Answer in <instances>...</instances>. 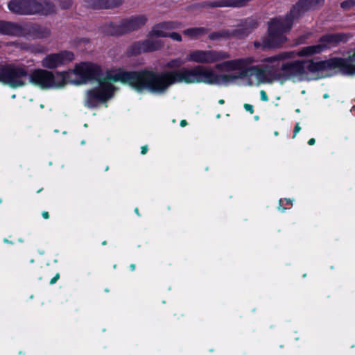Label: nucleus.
Returning <instances> with one entry per match:
<instances>
[{"instance_id":"f3484780","label":"nucleus","mask_w":355,"mask_h":355,"mask_svg":"<svg viewBox=\"0 0 355 355\" xmlns=\"http://www.w3.org/2000/svg\"><path fill=\"white\" fill-rule=\"evenodd\" d=\"M21 48L33 53H40L45 51V47L41 45H23Z\"/></svg>"},{"instance_id":"2eb2a0df","label":"nucleus","mask_w":355,"mask_h":355,"mask_svg":"<svg viewBox=\"0 0 355 355\" xmlns=\"http://www.w3.org/2000/svg\"><path fill=\"white\" fill-rule=\"evenodd\" d=\"M257 26V22L254 19H248L245 21V24L236 30L235 35L238 37H242L248 35L253 29Z\"/></svg>"},{"instance_id":"aec40b11","label":"nucleus","mask_w":355,"mask_h":355,"mask_svg":"<svg viewBox=\"0 0 355 355\" xmlns=\"http://www.w3.org/2000/svg\"><path fill=\"white\" fill-rule=\"evenodd\" d=\"M168 37L177 42H181L182 40L181 35L175 32L169 33Z\"/></svg>"},{"instance_id":"ddd939ff","label":"nucleus","mask_w":355,"mask_h":355,"mask_svg":"<svg viewBox=\"0 0 355 355\" xmlns=\"http://www.w3.org/2000/svg\"><path fill=\"white\" fill-rule=\"evenodd\" d=\"M26 0H12L8 4V9L16 14L25 15L31 10H26Z\"/></svg>"},{"instance_id":"473e14b6","label":"nucleus","mask_w":355,"mask_h":355,"mask_svg":"<svg viewBox=\"0 0 355 355\" xmlns=\"http://www.w3.org/2000/svg\"><path fill=\"white\" fill-rule=\"evenodd\" d=\"M130 269H131V270H134L135 269V264H131L130 265Z\"/></svg>"},{"instance_id":"e433bc0d","label":"nucleus","mask_w":355,"mask_h":355,"mask_svg":"<svg viewBox=\"0 0 355 355\" xmlns=\"http://www.w3.org/2000/svg\"><path fill=\"white\" fill-rule=\"evenodd\" d=\"M275 135H276V136L278 135V132L277 131L275 132Z\"/></svg>"},{"instance_id":"c756f323","label":"nucleus","mask_w":355,"mask_h":355,"mask_svg":"<svg viewBox=\"0 0 355 355\" xmlns=\"http://www.w3.org/2000/svg\"><path fill=\"white\" fill-rule=\"evenodd\" d=\"M315 139L311 138V139H310L309 140L308 144H309V145H313V144H315Z\"/></svg>"},{"instance_id":"a211bd4d","label":"nucleus","mask_w":355,"mask_h":355,"mask_svg":"<svg viewBox=\"0 0 355 355\" xmlns=\"http://www.w3.org/2000/svg\"><path fill=\"white\" fill-rule=\"evenodd\" d=\"M341 8L345 10H349L355 7V0H347L341 3Z\"/></svg>"},{"instance_id":"b1692460","label":"nucleus","mask_w":355,"mask_h":355,"mask_svg":"<svg viewBox=\"0 0 355 355\" xmlns=\"http://www.w3.org/2000/svg\"><path fill=\"white\" fill-rule=\"evenodd\" d=\"M301 128L299 125V123H297L295 128H294V134H293V138L295 137L296 135L300 131Z\"/></svg>"},{"instance_id":"ea45409f","label":"nucleus","mask_w":355,"mask_h":355,"mask_svg":"<svg viewBox=\"0 0 355 355\" xmlns=\"http://www.w3.org/2000/svg\"><path fill=\"white\" fill-rule=\"evenodd\" d=\"M296 112H300V110L299 109L296 110Z\"/></svg>"},{"instance_id":"4c0bfd02","label":"nucleus","mask_w":355,"mask_h":355,"mask_svg":"<svg viewBox=\"0 0 355 355\" xmlns=\"http://www.w3.org/2000/svg\"><path fill=\"white\" fill-rule=\"evenodd\" d=\"M12 98H15V94H14V95H12Z\"/></svg>"},{"instance_id":"412c9836","label":"nucleus","mask_w":355,"mask_h":355,"mask_svg":"<svg viewBox=\"0 0 355 355\" xmlns=\"http://www.w3.org/2000/svg\"><path fill=\"white\" fill-rule=\"evenodd\" d=\"M284 202H286L287 204H292V202L293 200H291V199H284V200H279V210L282 211H284L285 210V208L282 207L283 205H284Z\"/></svg>"},{"instance_id":"f704fd0d","label":"nucleus","mask_w":355,"mask_h":355,"mask_svg":"<svg viewBox=\"0 0 355 355\" xmlns=\"http://www.w3.org/2000/svg\"><path fill=\"white\" fill-rule=\"evenodd\" d=\"M218 103H219L220 104H223V103H224V100L220 99V100L218 101Z\"/></svg>"},{"instance_id":"cd10ccee","label":"nucleus","mask_w":355,"mask_h":355,"mask_svg":"<svg viewBox=\"0 0 355 355\" xmlns=\"http://www.w3.org/2000/svg\"><path fill=\"white\" fill-rule=\"evenodd\" d=\"M49 34V32H46L45 33H37L36 34V37H46L47 35Z\"/></svg>"},{"instance_id":"39448f33","label":"nucleus","mask_w":355,"mask_h":355,"mask_svg":"<svg viewBox=\"0 0 355 355\" xmlns=\"http://www.w3.org/2000/svg\"><path fill=\"white\" fill-rule=\"evenodd\" d=\"M348 37L347 35L342 33L328 34L322 37L317 44L305 46L298 51H284L263 59V69L266 75L262 78L261 83H271L275 81L273 80V75L280 71L285 61L293 59L296 56H311L322 53L340 42L347 41Z\"/></svg>"},{"instance_id":"4be33fe9","label":"nucleus","mask_w":355,"mask_h":355,"mask_svg":"<svg viewBox=\"0 0 355 355\" xmlns=\"http://www.w3.org/2000/svg\"><path fill=\"white\" fill-rule=\"evenodd\" d=\"M244 108L246 111L250 112L251 114L254 112L253 106L252 105L245 103L244 104Z\"/></svg>"},{"instance_id":"7ed1b4c3","label":"nucleus","mask_w":355,"mask_h":355,"mask_svg":"<svg viewBox=\"0 0 355 355\" xmlns=\"http://www.w3.org/2000/svg\"><path fill=\"white\" fill-rule=\"evenodd\" d=\"M68 73L37 69L28 73L24 67L10 65L0 70V82L12 88L28 83L42 89H60L67 84Z\"/></svg>"},{"instance_id":"c85d7f7f","label":"nucleus","mask_w":355,"mask_h":355,"mask_svg":"<svg viewBox=\"0 0 355 355\" xmlns=\"http://www.w3.org/2000/svg\"><path fill=\"white\" fill-rule=\"evenodd\" d=\"M42 216H43V218H45V219L49 218V213H48V212H46V211H43V212H42Z\"/></svg>"},{"instance_id":"4468645a","label":"nucleus","mask_w":355,"mask_h":355,"mask_svg":"<svg viewBox=\"0 0 355 355\" xmlns=\"http://www.w3.org/2000/svg\"><path fill=\"white\" fill-rule=\"evenodd\" d=\"M122 0H92L90 6L95 8H111L121 5Z\"/></svg>"},{"instance_id":"bb28decb","label":"nucleus","mask_w":355,"mask_h":355,"mask_svg":"<svg viewBox=\"0 0 355 355\" xmlns=\"http://www.w3.org/2000/svg\"><path fill=\"white\" fill-rule=\"evenodd\" d=\"M220 34L219 33H214V34H211L210 35V39L211 40H216V38H218L219 37Z\"/></svg>"},{"instance_id":"0eeeda50","label":"nucleus","mask_w":355,"mask_h":355,"mask_svg":"<svg viewBox=\"0 0 355 355\" xmlns=\"http://www.w3.org/2000/svg\"><path fill=\"white\" fill-rule=\"evenodd\" d=\"M180 27V24L174 21H167L155 25L149 33L148 39L138 44L139 51L147 52L159 49L163 45L162 40L159 38L168 37V31Z\"/></svg>"},{"instance_id":"9b49d317","label":"nucleus","mask_w":355,"mask_h":355,"mask_svg":"<svg viewBox=\"0 0 355 355\" xmlns=\"http://www.w3.org/2000/svg\"><path fill=\"white\" fill-rule=\"evenodd\" d=\"M0 33L4 35L19 36L25 35L26 29L14 23L0 21Z\"/></svg>"},{"instance_id":"f03ea898","label":"nucleus","mask_w":355,"mask_h":355,"mask_svg":"<svg viewBox=\"0 0 355 355\" xmlns=\"http://www.w3.org/2000/svg\"><path fill=\"white\" fill-rule=\"evenodd\" d=\"M230 58L229 53L224 51L214 50H193L191 51L186 58L187 62L200 63V64H213L215 62L223 61L215 65V69L223 72L234 73H218L212 68L206 67L202 65H196L192 68H182L179 70L162 72L161 73H174L184 69L194 70L196 74V80L194 82H175L170 85L168 88L176 83L185 84H198L204 83L210 85L228 86L234 84L237 80L246 77L248 73H259L261 71L259 67L252 66L255 62V58L252 56L240 58L233 60H227ZM166 91L164 94H165Z\"/></svg>"},{"instance_id":"9d476101","label":"nucleus","mask_w":355,"mask_h":355,"mask_svg":"<svg viewBox=\"0 0 355 355\" xmlns=\"http://www.w3.org/2000/svg\"><path fill=\"white\" fill-rule=\"evenodd\" d=\"M146 21L147 17L144 15L131 16L121 22L122 31L128 32L137 30L143 26Z\"/></svg>"},{"instance_id":"1a4fd4ad","label":"nucleus","mask_w":355,"mask_h":355,"mask_svg":"<svg viewBox=\"0 0 355 355\" xmlns=\"http://www.w3.org/2000/svg\"><path fill=\"white\" fill-rule=\"evenodd\" d=\"M26 10L31 12L25 15L42 13L47 15L53 11V5L46 0H26Z\"/></svg>"},{"instance_id":"a878e982","label":"nucleus","mask_w":355,"mask_h":355,"mask_svg":"<svg viewBox=\"0 0 355 355\" xmlns=\"http://www.w3.org/2000/svg\"><path fill=\"white\" fill-rule=\"evenodd\" d=\"M147 150H148V148L146 146H142L141 147V153L142 155H145L146 153H147Z\"/></svg>"},{"instance_id":"f257e3e1","label":"nucleus","mask_w":355,"mask_h":355,"mask_svg":"<svg viewBox=\"0 0 355 355\" xmlns=\"http://www.w3.org/2000/svg\"><path fill=\"white\" fill-rule=\"evenodd\" d=\"M194 70H182L177 72L155 73L151 71L128 72L121 69H112L101 73V67L92 62L77 64L68 73L67 83L76 85L86 84L95 80V85L85 93L83 104L86 107L96 108L106 104L118 90L115 83L128 84L138 92H148L164 94L168 87L175 82H194L196 74Z\"/></svg>"},{"instance_id":"20e7f679","label":"nucleus","mask_w":355,"mask_h":355,"mask_svg":"<svg viewBox=\"0 0 355 355\" xmlns=\"http://www.w3.org/2000/svg\"><path fill=\"white\" fill-rule=\"evenodd\" d=\"M325 0H299L285 16L271 19L268 23V35L261 42L256 41L257 49H268L280 47L287 40L285 33L288 32L295 20L306 12L321 8Z\"/></svg>"},{"instance_id":"f8f14e48","label":"nucleus","mask_w":355,"mask_h":355,"mask_svg":"<svg viewBox=\"0 0 355 355\" xmlns=\"http://www.w3.org/2000/svg\"><path fill=\"white\" fill-rule=\"evenodd\" d=\"M342 73L346 75H355V49L350 51L347 58H343Z\"/></svg>"},{"instance_id":"c9c22d12","label":"nucleus","mask_w":355,"mask_h":355,"mask_svg":"<svg viewBox=\"0 0 355 355\" xmlns=\"http://www.w3.org/2000/svg\"><path fill=\"white\" fill-rule=\"evenodd\" d=\"M135 212L139 215L138 209L137 208L135 209Z\"/></svg>"},{"instance_id":"423d86ee","label":"nucleus","mask_w":355,"mask_h":355,"mask_svg":"<svg viewBox=\"0 0 355 355\" xmlns=\"http://www.w3.org/2000/svg\"><path fill=\"white\" fill-rule=\"evenodd\" d=\"M343 58H332L321 61H285L279 71L273 75V80L284 84L287 80L294 82L310 80L309 73L324 71V73L334 69H339L342 72Z\"/></svg>"},{"instance_id":"5701e85b","label":"nucleus","mask_w":355,"mask_h":355,"mask_svg":"<svg viewBox=\"0 0 355 355\" xmlns=\"http://www.w3.org/2000/svg\"><path fill=\"white\" fill-rule=\"evenodd\" d=\"M260 97H261V99L263 101H268V96H267L266 92L263 90H261L260 92Z\"/></svg>"},{"instance_id":"2f4dec72","label":"nucleus","mask_w":355,"mask_h":355,"mask_svg":"<svg viewBox=\"0 0 355 355\" xmlns=\"http://www.w3.org/2000/svg\"><path fill=\"white\" fill-rule=\"evenodd\" d=\"M71 5V1H69V2H67V3L66 5H62V7L63 8H69Z\"/></svg>"},{"instance_id":"6ab92c4d","label":"nucleus","mask_w":355,"mask_h":355,"mask_svg":"<svg viewBox=\"0 0 355 355\" xmlns=\"http://www.w3.org/2000/svg\"><path fill=\"white\" fill-rule=\"evenodd\" d=\"M185 62H187L186 60L184 61L182 60V59L180 58H177V59H174V60H171L168 64H167V66L170 68H175V67H180L182 64H183Z\"/></svg>"},{"instance_id":"393cba45","label":"nucleus","mask_w":355,"mask_h":355,"mask_svg":"<svg viewBox=\"0 0 355 355\" xmlns=\"http://www.w3.org/2000/svg\"><path fill=\"white\" fill-rule=\"evenodd\" d=\"M59 277H60L59 275L57 274L53 279H51V280L50 281V284H55L57 282V280L59 279Z\"/></svg>"},{"instance_id":"6e6552de","label":"nucleus","mask_w":355,"mask_h":355,"mask_svg":"<svg viewBox=\"0 0 355 355\" xmlns=\"http://www.w3.org/2000/svg\"><path fill=\"white\" fill-rule=\"evenodd\" d=\"M74 59V54L69 51H62L55 53H51L45 56L41 64L46 69H55L66 64Z\"/></svg>"},{"instance_id":"7c9ffc66","label":"nucleus","mask_w":355,"mask_h":355,"mask_svg":"<svg viewBox=\"0 0 355 355\" xmlns=\"http://www.w3.org/2000/svg\"><path fill=\"white\" fill-rule=\"evenodd\" d=\"M187 121H186V120H182V121H180V125H181L182 127H184V126H186V125H187Z\"/></svg>"},{"instance_id":"72a5a7b5","label":"nucleus","mask_w":355,"mask_h":355,"mask_svg":"<svg viewBox=\"0 0 355 355\" xmlns=\"http://www.w3.org/2000/svg\"><path fill=\"white\" fill-rule=\"evenodd\" d=\"M323 97H324V98H329V95H328V94H324Z\"/></svg>"},{"instance_id":"58836bf2","label":"nucleus","mask_w":355,"mask_h":355,"mask_svg":"<svg viewBox=\"0 0 355 355\" xmlns=\"http://www.w3.org/2000/svg\"><path fill=\"white\" fill-rule=\"evenodd\" d=\"M327 75H329V74H328V73H327L324 74V76H327Z\"/></svg>"},{"instance_id":"a19ab883","label":"nucleus","mask_w":355,"mask_h":355,"mask_svg":"<svg viewBox=\"0 0 355 355\" xmlns=\"http://www.w3.org/2000/svg\"><path fill=\"white\" fill-rule=\"evenodd\" d=\"M4 241L6 243L8 242L7 239H4Z\"/></svg>"},{"instance_id":"dca6fc26","label":"nucleus","mask_w":355,"mask_h":355,"mask_svg":"<svg viewBox=\"0 0 355 355\" xmlns=\"http://www.w3.org/2000/svg\"><path fill=\"white\" fill-rule=\"evenodd\" d=\"M207 33V30L202 27H193L183 31V34L189 40H197Z\"/></svg>"}]
</instances>
